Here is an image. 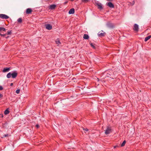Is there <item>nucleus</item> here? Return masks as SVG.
I'll return each mask as SVG.
<instances>
[{"instance_id": "16", "label": "nucleus", "mask_w": 151, "mask_h": 151, "mask_svg": "<svg viewBox=\"0 0 151 151\" xmlns=\"http://www.w3.org/2000/svg\"><path fill=\"white\" fill-rule=\"evenodd\" d=\"M55 42L56 44H58V45H59L60 44V42L59 40L57 39L56 40Z\"/></svg>"}, {"instance_id": "5", "label": "nucleus", "mask_w": 151, "mask_h": 151, "mask_svg": "<svg viewBox=\"0 0 151 151\" xmlns=\"http://www.w3.org/2000/svg\"><path fill=\"white\" fill-rule=\"evenodd\" d=\"M106 4L107 6L111 8H114V5L111 2H109L108 3H106Z\"/></svg>"}, {"instance_id": "26", "label": "nucleus", "mask_w": 151, "mask_h": 151, "mask_svg": "<svg viewBox=\"0 0 151 151\" xmlns=\"http://www.w3.org/2000/svg\"><path fill=\"white\" fill-rule=\"evenodd\" d=\"M8 135L7 134H5L4 135L3 137H2V138H3L4 137H6L8 136Z\"/></svg>"}, {"instance_id": "8", "label": "nucleus", "mask_w": 151, "mask_h": 151, "mask_svg": "<svg viewBox=\"0 0 151 151\" xmlns=\"http://www.w3.org/2000/svg\"><path fill=\"white\" fill-rule=\"evenodd\" d=\"M56 6V5L55 4H52L49 6V9H55Z\"/></svg>"}, {"instance_id": "19", "label": "nucleus", "mask_w": 151, "mask_h": 151, "mask_svg": "<svg viewBox=\"0 0 151 151\" xmlns=\"http://www.w3.org/2000/svg\"><path fill=\"white\" fill-rule=\"evenodd\" d=\"M90 45L93 48H95V46L92 43H90Z\"/></svg>"}, {"instance_id": "15", "label": "nucleus", "mask_w": 151, "mask_h": 151, "mask_svg": "<svg viewBox=\"0 0 151 151\" xmlns=\"http://www.w3.org/2000/svg\"><path fill=\"white\" fill-rule=\"evenodd\" d=\"M9 111L7 109L6 110H5V111H4V114L5 115H6L8 114L9 113Z\"/></svg>"}, {"instance_id": "24", "label": "nucleus", "mask_w": 151, "mask_h": 151, "mask_svg": "<svg viewBox=\"0 0 151 151\" xmlns=\"http://www.w3.org/2000/svg\"><path fill=\"white\" fill-rule=\"evenodd\" d=\"M88 0H82V1L83 2H87L88 1Z\"/></svg>"}, {"instance_id": "34", "label": "nucleus", "mask_w": 151, "mask_h": 151, "mask_svg": "<svg viewBox=\"0 0 151 151\" xmlns=\"http://www.w3.org/2000/svg\"><path fill=\"white\" fill-rule=\"evenodd\" d=\"M107 25H108V27H110L109 26V24H107Z\"/></svg>"}, {"instance_id": "11", "label": "nucleus", "mask_w": 151, "mask_h": 151, "mask_svg": "<svg viewBox=\"0 0 151 151\" xmlns=\"http://www.w3.org/2000/svg\"><path fill=\"white\" fill-rule=\"evenodd\" d=\"M32 11V10L31 9H27L26 10V13L27 14H30L31 12Z\"/></svg>"}, {"instance_id": "9", "label": "nucleus", "mask_w": 151, "mask_h": 151, "mask_svg": "<svg viewBox=\"0 0 151 151\" xmlns=\"http://www.w3.org/2000/svg\"><path fill=\"white\" fill-rule=\"evenodd\" d=\"M10 68H4L3 70V72L4 73H5L8 72L10 70Z\"/></svg>"}, {"instance_id": "7", "label": "nucleus", "mask_w": 151, "mask_h": 151, "mask_svg": "<svg viewBox=\"0 0 151 151\" xmlns=\"http://www.w3.org/2000/svg\"><path fill=\"white\" fill-rule=\"evenodd\" d=\"M75 10L74 9L72 8L70 9L68 12L69 14H73L74 13Z\"/></svg>"}, {"instance_id": "22", "label": "nucleus", "mask_w": 151, "mask_h": 151, "mask_svg": "<svg viewBox=\"0 0 151 151\" xmlns=\"http://www.w3.org/2000/svg\"><path fill=\"white\" fill-rule=\"evenodd\" d=\"M2 30H3L4 31H5L6 29L2 27Z\"/></svg>"}, {"instance_id": "14", "label": "nucleus", "mask_w": 151, "mask_h": 151, "mask_svg": "<svg viewBox=\"0 0 151 151\" xmlns=\"http://www.w3.org/2000/svg\"><path fill=\"white\" fill-rule=\"evenodd\" d=\"M104 33H101L100 32H99L98 34V36L99 37H102L104 36Z\"/></svg>"}, {"instance_id": "21", "label": "nucleus", "mask_w": 151, "mask_h": 151, "mask_svg": "<svg viewBox=\"0 0 151 151\" xmlns=\"http://www.w3.org/2000/svg\"><path fill=\"white\" fill-rule=\"evenodd\" d=\"M11 32L10 31H8L7 32V35H10L11 34Z\"/></svg>"}, {"instance_id": "10", "label": "nucleus", "mask_w": 151, "mask_h": 151, "mask_svg": "<svg viewBox=\"0 0 151 151\" xmlns=\"http://www.w3.org/2000/svg\"><path fill=\"white\" fill-rule=\"evenodd\" d=\"M98 6V8L100 9H103L102 5L101 3H97V4Z\"/></svg>"}, {"instance_id": "29", "label": "nucleus", "mask_w": 151, "mask_h": 151, "mask_svg": "<svg viewBox=\"0 0 151 151\" xmlns=\"http://www.w3.org/2000/svg\"><path fill=\"white\" fill-rule=\"evenodd\" d=\"M36 127L37 128H38V127H39V125L38 124L36 125Z\"/></svg>"}, {"instance_id": "13", "label": "nucleus", "mask_w": 151, "mask_h": 151, "mask_svg": "<svg viewBox=\"0 0 151 151\" xmlns=\"http://www.w3.org/2000/svg\"><path fill=\"white\" fill-rule=\"evenodd\" d=\"M151 37V35H149L147 37H146L145 39V42L147 41Z\"/></svg>"}, {"instance_id": "28", "label": "nucleus", "mask_w": 151, "mask_h": 151, "mask_svg": "<svg viewBox=\"0 0 151 151\" xmlns=\"http://www.w3.org/2000/svg\"><path fill=\"white\" fill-rule=\"evenodd\" d=\"M3 96V95L0 93V98H1Z\"/></svg>"}, {"instance_id": "23", "label": "nucleus", "mask_w": 151, "mask_h": 151, "mask_svg": "<svg viewBox=\"0 0 151 151\" xmlns=\"http://www.w3.org/2000/svg\"><path fill=\"white\" fill-rule=\"evenodd\" d=\"M83 130H85L86 131H88V129L87 128H86V129L83 128Z\"/></svg>"}, {"instance_id": "33", "label": "nucleus", "mask_w": 151, "mask_h": 151, "mask_svg": "<svg viewBox=\"0 0 151 151\" xmlns=\"http://www.w3.org/2000/svg\"><path fill=\"white\" fill-rule=\"evenodd\" d=\"M0 35H1V36H4V35H2V34H1Z\"/></svg>"}, {"instance_id": "30", "label": "nucleus", "mask_w": 151, "mask_h": 151, "mask_svg": "<svg viewBox=\"0 0 151 151\" xmlns=\"http://www.w3.org/2000/svg\"><path fill=\"white\" fill-rule=\"evenodd\" d=\"M2 30V27H0V31Z\"/></svg>"}, {"instance_id": "20", "label": "nucleus", "mask_w": 151, "mask_h": 151, "mask_svg": "<svg viewBox=\"0 0 151 151\" xmlns=\"http://www.w3.org/2000/svg\"><path fill=\"white\" fill-rule=\"evenodd\" d=\"M19 92H20V90L19 89H17L16 91V93L17 94L19 93Z\"/></svg>"}, {"instance_id": "2", "label": "nucleus", "mask_w": 151, "mask_h": 151, "mask_svg": "<svg viewBox=\"0 0 151 151\" xmlns=\"http://www.w3.org/2000/svg\"><path fill=\"white\" fill-rule=\"evenodd\" d=\"M111 132V127H107L105 131V133L106 134H109Z\"/></svg>"}, {"instance_id": "1", "label": "nucleus", "mask_w": 151, "mask_h": 151, "mask_svg": "<svg viewBox=\"0 0 151 151\" xmlns=\"http://www.w3.org/2000/svg\"><path fill=\"white\" fill-rule=\"evenodd\" d=\"M17 75V73L16 71L9 72L8 73L6 77L7 78H10L11 77L13 78H15Z\"/></svg>"}, {"instance_id": "4", "label": "nucleus", "mask_w": 151, "mask_h": 151, "mask_svg": "<svg viewBox=\"0 0 151 151\" xmlns=\"http://www.w3.org/2000/svg\"><path fill=\"white\" fill-rule=\"evenodd\" d=\"M45 28L48 30H50L52 29V26L49 24H45Z\"/></svg>"}, {"instance_id": "3", "label": "nucleus", "mask_w": 151, "mask_h": 151, "mask_svg": "<svg viewBox=\"0 0 151 151\" xmlns=\"http://www.w3.org/2000/svg\"><path fill=\"white\" fill-rule=\"evenodd\" d=\"M9 17L7 15L3 14H0V18L2 19H6L9 18Z\"/></svg>"}, {"instance_id": "6", "label": "nucleus", "mask_w": 151, "mask_h": 151, "mask_svg": "<svg viewBox=\"0 0 151 151\" xmlns=\"http://www.w3.org/2000/svg\"><path fill=\"white\" fill-rule=\"evenodd\" d=\"M139 29V26L137 24H135L134 25V30L135 31H138Z\"/></svg>"}, {"instance_id": "27", "label": "nucleus", "mask_w": 151, "mask_h": 151, "mask_svg": "<svg viewBox=\"0 0 151 151\" xmlns=\"http://www.w3.org/2000/svg\"><path fill=\"white\" fill-rule=\"evenodd\" d=\"M3 115L2 114H0V118L1 117H3Z\"/></svg>"}, {"instance_id": "12", "label": "nucleus", "mask_w": 151, "mask_h": 151, "mask_svg": "<svg viewBox=\"0 0 151 151\" xmlns=\"http://www.w3.org/2000/svg\"><path fill=\"white\" fill-rule=\"evenodd\" d=\"M89 36L88 35L85 34L84 35L83 38L85 39H88L89 38Z\"/></svg>"}, {"instance_id": "18", "label": "nucleus", "mask_w": 151, "mask_h": 151, "mask_svg": "<svg viewBox=\"0 0 151 151\" xmlns=\"http://www.w3.org/2000/svg\"><path fill=\"white\" fill-rule=\"evenodd\" d=\"M126 141H125V140H124V141L123 142H122V144H121V146L122 147H123V146H124L125 145V143H126Z\"/></svg>"}, {"instance_id": "25", "label": "nucleus", "mask_w": 151, "mask_h": 151, "mask_svg": "<svg viewBox=\"0 0 151 151\" xmlns=\"http://www.w3.org/2000/svg\"><path fill=\"white\" fill-rule=\"evenodd\" d=\"M3 89V88L1 86H0V90H1Z\"/></svg>"}, {"instance_id": "35", "label": "nucleus", "mask_w": 151, "mask_h": 151, "mask_svg": "<svg viewBox=\"0 0 151 151\" xmlns=\"http://www.w3.org/2000/svg\"><path fill=\"white\" fill-rule=\"evenodd\" d=\"M71 1H73V0H71Z\"/></svg>"}, {"instance_id": "17", "label": "nucleus", "mask_w": 151, "mask_h": 151, "mask_svg": "<svg viewBox=\"0 0 151 151\" xmlns=\"http://www.w3.org/2000/svg\"><path fill=\"white\" fill-rule=\"evenodd\" d=\"M22 19L21 18H19L17 19V22H18L21 23L22 22Z\"/></svg>"}, {"instance_id": "31", "label": "nucleus", "mask_w": 151, "mask_h": 151, "mask_svg": "<svg viewBox=\"0 0 151 151\" xmlns=\"http://www.w3.org/2000/svg\"><path fill=\"white\" fill-rule=\"evenodd\" d=\"M13 83H11V86H13Z\"/></svg>"}, {"instance_id": "32", "label": "nucleus", "mask_w": 151, "mask_h": 151, "mask_svg": "<svg viewBox=\"0 0 151 151\" xmlns=\"http://www.w3.org/2000/svg\"><path fill=\"white\" fill-rule=\"evenodd\" d=\"M116 146H114V148H116Z\"/></svg>"}]
</instances>
